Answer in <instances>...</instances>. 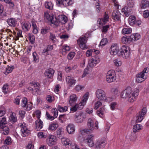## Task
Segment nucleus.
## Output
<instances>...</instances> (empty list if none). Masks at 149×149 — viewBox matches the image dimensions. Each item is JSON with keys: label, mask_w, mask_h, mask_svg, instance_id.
Wrapping results in <instances>:
<instances>
[{"label": "nucleus", "mask_w": 149, "mask_h": 149, "mask_svg": "<svg viewBox=\"0 0 149 149\" xmlns=\"http://www.w3.org/2000/svg\"><path fill=\"white\" fill-rule=\"evenodd\" d=\"M7 124V122L6 118L3 117L0 119V128H2Z\"/></svg>", "instance_id": "58836bf2"}, {"label": "nucleus", "mask_w": 149, "mask_h": 149, "mask_svg": "<svg viewBox=\"0 0 149 149\" xmlns=\"http://www.w3.org/2000/svg\"><path fill=\"white\" fill-rule=\"evenodd\" d=\"M63 5L65 7H67L71 6L73 3L72 0H63Z\"/></svg>", "instance_id": "2f4dec72"}, {"label": "nucleus", "mask_w": 149, "mask_h": 149, "mask_svg": "<svg viewBox=\"0 0 149 149\" xmlns=\"http://www.w3.org/2000/svg\"><path fill=\"white\" fill-rule=\"evenodd\" d=\"M70 48L69 46L67 45L64 46L63 47V51L66 52V51H69L70 50Z\"/></svg>", "instance_id": "e2e57ef3"}, {"label": "nucleus", "mask_w": 149, "mask_h": 149, "mask_svg": "<svg viewBox=\"0 0 149 149\" xmlns=\"http://www.w3.org/2000/svg\"><path fill=\"white\" fill-rule=\"evenodd\" d=\"M148 72V70L147 68H144L142 72L138 74L136 79V81L139 83L144 81L147 77V73Z\"/></svg>", "instance_id": "20e7f679"}, {"label": "nucleus", "mask_w": 149, "mask_h": 149, "mask_svg": "<svg viewBox=\"0 0 149 149\" xmlns=\"http://www.w3.org/2000/svg\"><path fill=\"white\" fill-rule=\"evenodd\" d=\"M35 128L37 131L40 130L43 126V122L40 119H38L35 122Z\"/></svg>", "instance_id": "f3484780"}, {"label": "nucleus", "mask_w": 149, "mask_h": 149, "mask_svg": "<svg viewBox=\"0 0 149 149\" xmlns=\"http://www.w3.org/2000/svg\"><path fill=\"white\" fill-rule=\"evenodd\" d=\"M114 65L116 66H119L121 65L122 62L119 59H116L113 61Z\"/></svg>", "instance_id": "49530a36"}, {"label": "nucleus", "mask_w": 149, "mask_h": 149, "mask_svg": "<svg viewBox=\"0 0 149 149\" xmlns=\"http://www.w3.org/2000/svg\"><path fill=\"white\" fill-rule=\"evenodd\" d=\"M30 27V24L28 22H25L22 24V28L25 31H28Z\"/></svg>", "instance_id": "e433bc0d"}, {"label": "nucleus", "mask_w": 149, "mask_h": 149, "mask_svg": "<svg viewBox=\"0 0 149 149\" xmlns=\"http://www.w3.org/2000/svg\"><path fill=\"white\" fill-rule=\"evenodd\" d=\"M120 53L123 58H127L130 53L129 47L127 46L123 45L120 49Z\"/></svg>", "instance_id": "6e6552de"}, {"label": "nucleus", "mask_w": 149, "mask_h": 149, "mask_svg": "<svg viewBox=\"0 0 149 149\" xmlns=\"http://www.w3.org/2000/svg\"><path fill=\"white\" fill-rule=\"evenodd\" d=\"M45 4L46 8L50 10L52 9L53 8V5L51 2H45Z\"/></svg>", "instance_id": "ea45409f"}, {"label": "nucleus", "mask_w": 149, "mask_h": 149, "mask_svg": "<svg viewBox=\"0 0 149 149\" xmlns=\"http://www.w3.org/2000/svg\"><path fill=\"white\" fill-rule=\"evenodd\" d=\"M28 111L32 109V105L31 103L27 104L26 105V106L24 108Z\"/></svg>", "instance_id": "0e129e2a"}, {"label": "nucleus", "mask_w": 149, "mask_h": 149, "mask_svg": "<svg viewBox=\"0 0 149 149\" xmlns=\"http://www.w3.org/2000/svg\"><path fill=\"white\" fill-rule=\"evenodd\" d=\"M54 73V70L52 68H49L46 70L45 74L48 78H51L53 77Z\"/></svg>", "instance_id": "aec40b11"}, {"label": "nucleus", "mask_w": 149, "mask_h": 149, "mask_svg": "<svg viewBox=\"0 0 149 149\" xmlns=\"http://www.w3.org/2000/svg\"><path fill=\"white\" fill-rule=\"evenodd\" d=\"M29 38V40L32 44H33L34 43L35 38L34 36L32 34L29 33L28 35Z\"/></svg>", "instance_id": "de8ad7c7"}, {"label": "nucleus", "mask_w": 149, "mask_h": 149, "mask_svg": "<svg viewBox=\"0 0 149 149\" xmlns=\"http://www.w3.org/2000/svg\"><path fill=\"white\" fill-rule=\"evenodd\" d=\"M75 54L74 52H71L70 53L68 56V58L69 59H71L74 57Z\"/></svg>", "instance_id": "052dcab7"}, {"label": "nucleus", "mask_w": 149, "mask_h": 149, "mask_svg": "<svg viewBox=\"0 0 149 149\" xmlns=\"http://www.w3.org/2000/svg\"><path fill=\"white\" fill-rule=\"evenodd\" d=\"M8 24L11 27H15L16 24V21L15 19L10 18L8 19L7 20Z\"/></svg>", "instance_id": "c756f323"}, {"label": "nucleus", "mask_w": 149, "mask_h": 149, "mask_svg": "<svg viewBox=\"0 0 149 149\" xmlns=\"http://www.w3.org/2000/svg\"><path fill=\"white\" fill-rule=\"evenodd\" d=\"M58 127V125L55 123L51 124L49 126L48 129L51 130H56Z\"/></svg>", "instance_id": "4c0bfd02"}, {"label": "nucleus", "mask_w": 149, "mask_h": 149, "mask_svg": "<svg viewBox=\"0 0 149 149\" xmlns=\"http://www.w3.org/2000/svg\"><path fill=\"white\" fill-rule=\"evenodd\" d=\"M106 142L103 140L98 141L95 143V147L97 149L103 148L106 145Z\"/></svg>", "instance_id": "6ab92c4d"}, {"label": "nucleus", "mask_w": 149, "mask_h": 149, "mask_svg": "<svg viewBox=\"0 0 149 149\" xmlns=\"http://www.w3.org/2000/svg\"><path fill=\"white\" fill-rule=\"evenodd\" d=\"M121 41L123 43L125 44H129L131 42L130 36H123L121 39Z\"/></svg>", "instance_id": "393cba45"}, {"label": "nucleus", "mask_w": 149, "mask_h": 149, "mask_svg": "<svg viewBox=\"0 0 149 149\" xmlns=\"http://www.w3.org/2000/svg\"><path fill=\"white\" fill-rule=\"evenodd\" d=\"M94 136L93 135H88L84 139V142L87 144L90 147H93L94 146L93 142Z\"/></svg>", "instance_id": "9d476101"}, {"label": "nucleus", "mask_w": 149, "mask_h": 149, "mask_svg": "<svg viewBox=\"0 0 149 149\" xmlns=\"http://www.w3.org/2000/svg\"><path fill=\"white\" fill-rule=\"evenodd\" d=\"M41 112L40 111L37 110L35 112V114L36 115L37 118L38 119H40Z\"/></svg>", "instance_id": "338daca9"}, {"label": "nucleus", "mask_w": 149, "mask_h": 149, "mask_svg": "<svg viewBox=\"0 0 149 149\" xmlns=\"http://www.w3.org/2000/svg\"><path fill=\"white\" fill-rule=\"evenodd\" d=\"M142 128L143 127L141 125L136 124L133 126L132 131L133 132L136 133L139 132Z\"/></svg>", "instance_id": "cd10ccee"}, {"label": "nucleus", "mask_w": 149, "mask_h": 149, "mask_svg": "<svg viewBox=\"0 0 149 149\" xmlns=\"http://www.w3.org/2000/svg\"><path fill=\"white\" fill-rule=\"evenodd\" d=\"M67 83L70 86L74 85L76 82V80L74 79L73 77L71 76H68L66 78Z\"/></svg>", "instance_id": "a211bd4d"}, {"label": "nucleus", "mask_w": 149, "mask_h": 149, "mask_svg": "<svg viewBox=\"0 0 149 149\" xmlns=\"http://www.w3.org/2000/svg\"><path fill=\"white\" fill-rule=\"evenodd\" d=\"M105 110L103 107H101L100 109L97 111V114L101 117H104V114L105 112Z\"/></svg>", "instance_id": "72a5a7b5"}, {"label": "nucleus", "mask_w": 149, "mask_h": 149, "mask_svg": "<svg viewBox=\"0 0 149 149\" xmlns=\"http://www.w3.org/2000/svg\"><path fill=\"white\" fill-rule=\"evenodd\" d=\"M88 93H86L84 95L83 97V99L82 101L78 104H76L78 109H81L85 105L86 102L88 99Z\"/></svg>", "instance_id": "9b49d317"}, {"label": "nucleus", "mask_w": 149, "mask_h": 149, "mask_svg": "<svg viewBox=\"0 0 149 149\" xmlns=\"http://www.w3.org/2000/svg\"><path fill=\"white\" fill-rule=\"evenodd\" d=\"M49 29L48 28H42L41 29V33L42 34H45L49 32Z\"/></svg>", "instance_id": "6e6d98bb"}, {"label": "nucleus", "mask_w": 149, "mask_h": 149, "mask_svg": "<svg viewBox=\"0 0 149 149\" xmlns=\"http://www.w3.org/2000/svg\"><path fill=\"white\" fill-rule=\"evenodd\" d=\"M56 134L58 138L62 139L64 135L63 129L62 127L58 128L56 131Z\"/></svg>", "instance_id": "4be33fe9"}, {"label": "nucleus", "mask_w": 149, "mask_h": 149, "mask_svg": "<svg viewBox=\"0 0 149 149\" xmlns=\"http://www.w3.org/2000/svg\"><path fill=\"white\" fill-rule=\"evenodd\" d=\"M34 145L32 142H29L26 147V149H33Z\"/></svg>", "instance_id": "864d4df0"}, {"label": "nucleus", "mask_w": 149, "mask_h": 149, "mask_svg": "<svg viewBox=\"0 0 149 149\" xmlns=\"http://www.w3.org/2000/svg\"><path fill=\"white\" fill-rule=\"evenodd\" d=\"M33 61L35 62H38L39 61V58L36 52H33Z\"/></svg>", "instance_id": "3c124183"}, {"label": "nucleus", "mask_w": 149, "mask_h": 149, "mask_svg": "<svg viewBox=\"0 0 149 149\" xmlns=\"http://www.w3.org/2000/svg\"><path fill=\"white\" fill-rule=\"evenodd\" d=\"M87 125L89 129H86L81 131V133L90 132L94 129H97L98 124L95 120L91 118H89L88 121Z\"/></svg>", "instance_id": "f03ea898"}, {"label": "nucleus", "mask_w": 149, "mask_h": 149, "mask_svg": "<svg viewBox=\"0 0 149 149\" xmlns=\"http://www.w3.org/2000/svg\"><path fill=\"white\" fill-rule=\"evenodd\" d=\"M116 79L115 71L113 70L109 71L107 74L106 79L108 83L114 81Z\"/></svg>", "instance_id": "0eeeda50"}, {"label": "nucleus", "mask_w": 149, "mask_h": 149, "mask_svg": "<svg viewBox=\"0 0 149 149\" xmlns=\"http://www.w3.org/2000/svg\"><path fill=\"white\" fill-rule=\"evenodd\" d=\"M78 45L82 49H87L88 47L86 45V36L80 37L77 40Z\"/></svg>", "instance_id": "423d86ee"}, {"label": "nucleus", "mask_w": 149, "mask_h": 149, "mask_svg": "<svg viewBox=\"0 0 149 149\" xmlns=\"http://www.w3.org/2000/svg\"><path fill=\"white\" fill-rule=\"evenodd\" d=\"M128 8L125 6L123 8L122 10V12L124 13L125 16L127 17H128L129 15L128 12Z\"/></svg>", "instance_id": "a18cd8bd"}, {"label": "nucleus", "mask_w": 149, "mask_h": 149, "mask_svg": "<svg viewBox=\"0 0 149 149\" xmlns=\"http://www.w3.org/2000/svg\"><path fill=\"white\" fill-rule=\"evenodd\" d=\"M107 43V40L106 38H105L102 39L101 41L100 45V46H104Z\"/></svg>", "instance_id": "bf43d9fd"}, {"label": "nucleus", "mask_w": 149, "mask_h": 149, "mask_svg": "<svg viewBox=\"0 0 149 149\" xmlns=\"http://www.w3.org/2000/svg\"><path fill=\"white\" fill-rule=\"evenodd\" d=\"M14 69L13 66L11 67H8V68H6V71L4 72V74L6 75H7L8 73L11 72Z\"/></svg>", "instance_id": "603ef678"}, {"label": "nucleus", "mask_w": 149, "mask_h": 149, "mask_svg": "<svg viewBox=\"0 0 149 149\" xmlns=\"http://www.w3.org/2000/svg\"><path fill=\"white\" fill-rule=\"evenodd\" d=\"M109 18V15L107 14H106L105 13L104 18H102L101 19H98L97 21V24H99L100 25H102V22H103L104 24H105L108 21Z\"/></svg>", "instance_id": "412c9836"}, {"label": "nucleus", "mask_w": 149, "mask_h": 149, "mask_svg": "<svg viewBox=\"0 0 149 149\" xmlns=\"http://www.w3.org/2000/svg\"><path fill=\"white\" fill-rule=\"evenodd\" d=\"M127 6L130 8H132L134 6V3L133 0H129L127 2Z\"/></svg>", "instance_id": "4d7b16f0"}, {"label": "nucleus", "mask_w": 149, "mask_h": 149, "mask_svg": "<svg viewBox=\"0 0 149 149\" xmlns=\"http://www.w3.org/2000/svg\"><path fill=\"white\" fill-rule=\"evenodd\" d=\"M9 119L10 122L13 123H15L17 121V118L15 114L14 115L13 113H12L10 114Z\"/></svg>", "instance_id": "f704fd0d"}, {"label": "nucleus", "mask_w": 149, "mask_h": 149, "mask_svg": "<svg viewBox=\"0 0 149 149\" xmlns=\"http://www.w3.org/2000/svg\"><path fill=\"white\" fill-rule=\"evenodd\" d=\"M146 108L144 107L142 109L140 112L137 114L136 122H140L143 120L144 115L146 113Z\"/></svg>", "instance_id": "1a4fd4ad"}, {"label": "nucleus", "mask_w": 149, "mask_h": 149, "mask_svg": "<svg viewBox=\"0 0 149 149\" xmlns=\"http://www.w3.org/2000/svg\"><path fill=\"white\" fill-rule=\"evenodd\" d=\"M49 39L50 40L52 41L53 42H55L54 39H55L56 38V36L54 34L51 32L49 33Z\"/></svg>", "instance_id": "8fccbe9b"}, {"label": "nucleus", "mask_w": 149, "mask_h": 149, "mask_svg": "<svg viewBox=\"0 0 149 149\" xmlns=\"http://www.w3.org/2000/svg\"><path fill=\"white\" fill-rule=\"evenodd\" d=\"M136 19L134 16H130L129 19V22L130 25L133 26L135 24Z\"/></svg>", "instance_id": "c9c22d12"}, {"label": "nucleus", "mask_w": 149, "mask_h": 149, "mask_svg": "<svg viewBox=\"0 0 149 149\" xmlns=\"http://www.w3.org/2000/svg\"><path fill=\"white\" fill-rule=\"evenodd\" d=\"M102 105V103L100 101H97L95 104V109H97L99 107Z\"/></svg>", "instance_id": "680f3d73"}, {"label": "nucleus", "mask_w": 149, "mask_h": 149, "mask_svg": "<svg viewBox=\"0 0 149 149\" xmlns=\"http://www.w3.org/2000/svg\"><path fill=\"white\" fill-rule=\"evenodd\" d=\"M132 31V29L130 28H125L122 30V33L123 34H129L131 33Z\"/></svg>", "instance_id": "a19ab883"}, {"label": "nucleus", "mask_w": 149, "mask_h": 149, "mask_svg": "<svg viewBox=\"0 0 149 149\" xmlns=\"http://www.w3.org/2000/svg\"><path fill=\"white\" fill-rule=\"evenodd\" d=\"M30 85L31 86L33 87L34 92H36L40 90V86L38 83L34 82L30 83Z\"/></svg>", "instance_id": "a878e982"}, {"label": "nucleus", "mask_w": 149, "mask_h": 149, "mask_svg": "<svg viewBox=\"0 0 149 149\" xmlns=\"http://www.w3.org/2000/svg\"><path fill=\"white\" fill-rule=\"evenodd\" d=\"M12 143L11 138L9 137H7L4 141V144L7 145H9Z\"/></svg>", "instance_id": "09e8293b"}, {"label": "nucleus", "mask_w": 149, "mask_h": 149, "mask_svg": "<svg viewBox=\"0 0 149 149\" xmlns=\"http://www.w3.org/2000/svg\"><path fill=\"white\" fill-rule=\"evenodd\" d=\"M139 93V89L136 88L132 90L128 87L121 93V96L123 98H128L129 102H133L136 100Z\"/></svg>", "instance_id": "f257e3e1"}, {"label": "nucleus", "mask_w": 149, "mask_h": 149, "mask_svg": "<svg viewBox=\"0 0 149 149\" xmlns=\"http://www.w3.org/2000/svg\"><path fill=\"white\" fill-rule=\"evenodd\" d=\"M96 97L99 100L105 101L107 100V97L105 92L101 89L97 90L95 92Z\"/></svg>", "instance_id": "39448f33"}, {"label": "nucleus", "mask_w": 149, "mask_h": 149, "mask_svg": "<svg viewBox=\"0 0 149 149\" xmlns=\"http://www.w3.org/2000/svg\"><path fill=\"white\" fill-rule=\"evenodd\" d=\"M46 115L48 119L50 120H52L55 118L54 116L50 115L49 113L47 112L46 113Z\"/></svg>", "instance_id": "774afa93"}, {"label": "nucleus", "mask_w": 149, "mask_h": 149, "mask_svg": "<svg viewBox=\"0 0 149 149\" xmlns=\"http://www.w3.org/2000/svg\"><path fill=\"white\" fill-rule=\"evenodd\" d=\"M37 136L40 139H45L47 137V134L42 132H38Z\"/></svg>", "instance_id": "79ce46f5"}, {"label": "nucleus", "mask_w": 149, "mask_h": 149, "mask_svg": "<svg viewBox=\"0 0 149 149\" xmlns=\"http://www.w3.org/2000/svg\"><path fill=\"white\" fill-rule=\"evenodd\" d=\"M21 132L22 136L24 137L28 136L30 132V131L23 124L21 125Z\"/></svg>", "instance_id": "2eb2a0df"}, {"label": "nucleus", "mask_w": 149, "mask_h": 149, "mask_svg": "<svg viewBox=\"0 0 149 149\" xmlns=\"http://www.w3.org/2000/svg\"><path fill=\"white\" fill-rule=\"evenodd\" d=\"M141 8L145 9L147 7L149 8V1L146 0H143L141 2L140 5Z\"/></svg>", "instance_id": "7c9ffc66"}, {"label": "nucleus", "mask_w": 149, "mask_h": 149, "mask_svg": "<svg viewBox=\"0 0 149 149\" xmlns=\"http://www.w3.org/2000/svg\"><path fill=\"white\" fill-rule=\"evenodd\" d=\"M57 141L56 136L53 135H49L46 139L47 144L50 146H51L55 144Z\"/></svg>", "instance_id": "f8f14e48"}, {"label": "nucleus", "mask_w": 149, "mask_h": 149, "mask_svg": "<svg viewBox=\"0 0 149 149\" xmlns=\"http://www.w3.org/2000/svg\"><path fill=\"white\" fill-rule=\"evenodd\" d=\"M68 21L67 17L64 15H59L57 19L54 17L52 20V24H54L56 26H58L59 25L60 23L65 24Z\"/></svg>", "instance_id": "7ed1b4c3"}, {"label": "nucleus", "mask_w": 149, "mask_h": 149, "mask_svg": "<svg viewBox=\"0 0 149 149\" xmlns=\"http://www.w3.org/2000/svg\"><path fill=\"white\" fill-rule=\"evenodd\" d=\"M77 97L76 95L74 94H72L70 96V100H69V103L70 105H72V104L77 101Z\"/></svg>", "instance_id": "c85d7f7f"}, {"label": "nucleus", "mask_w": 149, "mask_h": 149, "mask_svg": "<svg viewBox=\"0 0 149 149\" xmlns=\"http://www.w3.org/2000/svg\"><path fill=\"white\" fill-rule=\"evenodd\" d=\"M8 86L7 84L4 85L3 87V92L5 94L7 93L8 91Z\"/></svg>", "instance_id": "5fc2aeb1"}, {"label": "nucleus", "mask_w": 149, "mask_h": 149, "mask_svg": "<svg viewBox=\"0 0 149 149\" xmlns=\"http://www.w3.org/2000/svg\"><path fill=\"white\" fill-rule=\"evenodd\" d=\"M2 130V133L5 135H7L9 133V129L8 127L6 125L3 126L2 128H0Z\"/></svg>", "instance_id": "473e14b6"}, {"label": "nucleus", "mask_w": 149, "mask_h": 149, "mask_svg": "<svg viewBox=\"0 0 149 149\" xmlns=\"http://www.w3.org/2000/svg\"><path fill=\"white\" fill-rule=\"evenodd\" d=\"M100 60L97 56H95L91 59L88 61V64L89 66L92 67L95 66L100 62Z\"/></svg>", "instance_id": "ddd939ff"}, {"label": "nucleus", "mask_w": 149, "mask_h": 149, "mask_svg": "<svg viewBox=\"0 0 149 149\" xmlns=\"http://www.w3.org/2000/svg\"><path fill=\"white\" fill-rule=\"evenodd\" d=\"M44 19L46 21H50L52 23V20L54 17L52 16H50L49 14L47 12L44 13Z\"/></svg>", "instance_id": "bb28decb"}, {"label": "nucleus", "mask_w": 149, "mask_h": 149, "mask_svg": "<svg viewBox=\"0 0 149 149\" xmlns=\"http://www.w3.org/2000/svg\"><path fill=\"white\" fill-rule=\"evenodd\" d=\"M86 118L85 114L83 113H80L78 115L76 116L75 118V121L77 123H81Z\"/></svg>", "instance_id": "dca6fc26"}, {"label": "nucleus", "mask_w": 149, "mask_h": 149, "mask_svg": "<svg viewBox=\"0 0 149 149\" xmlns=\"http://www.w3.org/2000/svg\"><path fill=\"white\" fill-rule=\"evenodd\" d=\"M119 48L116 44L112 45L110 49V54L111 55H116L118 52Z\"/></svg>", "instance_id": "4468645a"}, {"label": "nucleus", "mask_w": 149, "mask_h": 149, "mask_svg": "<svg viewBox=\"0 0 149 149\" xmlns=\"http://www.w3.org/2000/svg\"><path fill=\"white\" fill-rule=\"evenodd\" d=\"M46 100L49 102H51L54 100L53 98L50 95H48L46 97Z\"/></svg>", "instance_id": "69168bd1"}, {"label": "nucleus", "mask_w": 149, "mask_h": 149, "mask_svg": "<svg viewBox=\"0 0 149 149\" xmlns=\"http://www.w3.org/2000/svg\"><path fill=\"white\" fill-rule=\"evenodd\" d=\"M27 99L26 97H23L22 100V102L21 103L22 106L24 108L26 106V105L27 104Z\"/></svg>", "instance_id": "c03bdc74"}, {"label": "nucleus", "mask_w": 149, "mask_h": 149, "mask_svg": "<svg viewBox=\"0 0 149 149\" xmlns=\"http://www.w3.org/2000/svg\"><path fill=\"white\" fill-rule=\"evenodd\" d=\"M120 13L117 10H114L112 13L113 18L114 19L119 20L120 19Z\"/></svg>", "instance_id": "5701e85b"}, {"label": "nucleus", "mask_w": 149, "mask_h": 149, "mask_svg": "<svg viewBox=\"0 0 149 149\" xmlns=\"http://www.w3.org/2000/svg\"><path fill=\"white\" fill-rule=\"evenodd\" d=\"M57 109L60 112H65L67 110L68 107L67 106L63 107L59 105L58 106Z\"/></svg>", "instance_id": "37998d69"}, {"label": "nucleus", "mask_w": 149, "mask_h": 149, "mask_svg": "<svg viewBox=\"0 0 149 149\" xmlns=\"http://www.w3.org/2000/svg\"><path fill=\"white\" fill-rule=\"evenodd\" d=\"M93 49L88 50L86 52V55L87 57L91 56L92 55V53H93Z\"/></svg>", "instance_id": "13d9d810"}, {"label": "nucleus", "mask_w": 149, "mask_h": 149, "mask_svg": "<svg viewBox=\"0 0 149 149\" xmlns=\"http://www.w3.org/2000/svg\"><path fill=\"white\" fill-rule=\"evenodd\" d=\"M67 131L69 134H72L75 131V127L72 124H69L67 127Z\"/></svg>", "instance_id": "b1692460"}]
</instances>
